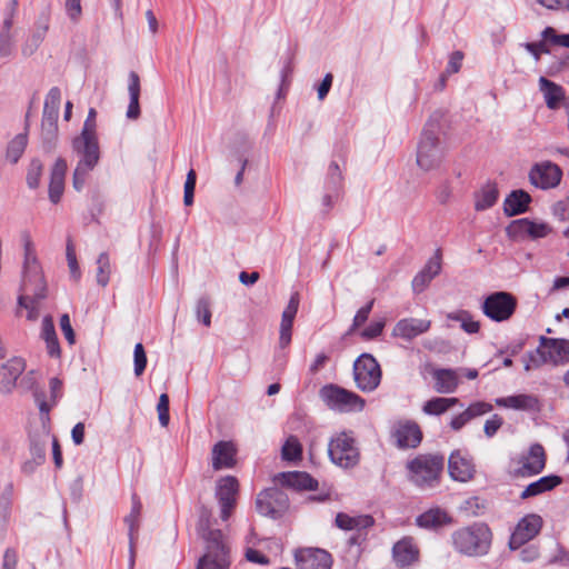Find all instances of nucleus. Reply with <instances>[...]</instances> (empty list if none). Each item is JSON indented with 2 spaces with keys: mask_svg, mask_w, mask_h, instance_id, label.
<instances>
[{
  "mask_svg": "<svg viewBox=\"0 0 569 569\" xmlns=\"http://www.w3.org/2000/svg\"><path fill=\"white\" fill-rule=\"evenodd\" d=\"M72 149L79 157L73 171V188L81 191L89 172L94 169L100 159L98 136L79 134L72 140Z\"/></svg>",
  "mask_w": 569,
  "mask_h": 569,
  "instance_id": "obj_4",
  "label": "nucleus"
},
{
  "mask_svg": "<svg viewBox=\"0 0 569 569\" xmlns=\"http://www.w3.org/2000/svg\"><path fill=\"white\" fill-rule=\"evenodd\" d=\"M541 38L547 39L551 47L569 49V33H559L555 28L546 27L541 31Z\"/></svg>",
  "mask_w": 569,
  "mask_h": 569,
  "instance_id": "obj_46",
  "label": "nucleus"
},
{
  "mask_svg": "<svg viewBox=\"0 0 569 569\" xmlns=\"http://www.w3.org/2000/svg\"><path fill=\"white\" fill-rule=\"evenodd\" d=\"M442 469L443 458L436 455H420L407 462L409 480L421 489L436 487Z\"/></svg>",
  "mask_w": 569,
  "mask_h": 569,
  "instance_id": "obj_5",
  "label": "nucleus"
},
{
  "mask_svg": "<svg viewBox=\"0 0 569 569\" xmlns=\"http://www.w3.org/2000/svg\"><path fill=\"white\" fill-rule=\"evenodd\" d=\"M498 196L499 191L497 184L493 182H487L475 194V209L477 211H483L491 208L497 202Z\"/></svg>",
  "mask_w": 569,
  "mask_h": 569,
  "instance_id": "obj_38",
  "label": "nucleus"
},
{
  "mask_svg": "<svg viewBox=\"0 0 569 569\" xmlns=\"http://www.w3.org/2000/svg\"><path fill=\"white\" fill-rule=\"evenodd\" d=\"M20 242L23 249V293L19 297V305L28 310L29 320H36L39 316V303L47 297V282L30 232H21Z\"/></svg>",
  "mask_w": 569,
  "mask_h": 569,
  "instance_id": "obj_1",
  "label": "nucleus"
},
{
  "mask_svg": "<svg viewBox=\"0 0 569 569\" xmlns=\"http://www.w3.org/2000/svg\"><path fill=\"white\" fill-rule=\"evenodd\" d=\"M531 197L523 190L512 191L505 200L503 210L509 217L517 216L527 211Z\"/></svg>",
  "mask_w": 569,
  "mask_h": 569,
  "instance_id": "obj_33",
  "label": "nucleus"
},
{
  "mask_svg": "<svg viewBox=\"0 0 569 569\" xmlns=\"http://www.w3.org/2000/svg\"><path fill=\"white\" fill-rule=\"evenodd\" d=\"M450 521L447 512L440 508H431L417 517L416 523L420 528L433 529Z\"/></svg>",
  "mask_w": 569,
  "mask_h": 569,
  "instance_id": "obj_37",
  "label": "nucleus"
},
{
  "mask_svg": "<svg viewBox=\"0 0 569 569\" xmlns=\"http://www.w3.org/2000/svg\"><path fill=\"white\" fill-rule=\"evenodd\" d=\"M518 463L520 467L516 473L521 477H530L542 471L546 465V455L541 445H532L529 451L521 456Z\"/></svg>",
  "mask_w": 569,
  "mask_h": 569,
  "instance_id": "obj_19",
  "label": "nucleus"
},
{
  "mask_svg": "<svg viewBox=\"0 0 569 569\" xmlns=\"http://www.w3.org/2000/svg\"><path fill=\"white\" fill-rule=\"evenodd\" d=\"M302 446L299 440L291 436L289 437L281 449V456L283 460L297 461L301 459Z\"/></svg>",
  "mask_w": 569,
  "mask_h": 569,
  "instance_id": "obj_44",
  "label": "nucleus"
},
{
  "mask_svg": "<svg viewBox=\"0 0 569 569\" xmlns=\"http://www.w3.org/2000/svg\"><path fill=\"white\" fill-rule=\"evenodd\" d=\"M542 523V518L537 513H529L521 518L510 537V549L516 550L533 539L540 532Z\"/></svg>",
  "mask_w": 569,
  "mask_h": 569,
  "instance_id": "obj_16",
  "label": "nucleus"
},
{
  "mask_svg": "<svg viewBox=\"0 0 569 569\" xmlns=\"http://www.w3.org/2000/svg\"><path fill=\"white\" fill-rule=\"evenodd\" d=\"M238 480L232 476H226L218 480L216 497L220 505V517L223 521L228 520L236 505V495L238 492Z\"/></svg>",
  "mask_w": 569,
  "mask_h": 569,
  "instance_id": "obj_17",
  "label": "nucleus"
},
{
  "mask_svg": "<svg viewBox=\"0 0 569 569\" xmlns=\"http://www.w3.org/2000/svg\"><path fill=\"white\" fill-rule=\"evenodd\" d=\"M450 477L456 481L466 482L473 477L475 466L467 453L453 451L448 461Z\"/></svg>",
  "mask_w": 569,
  "mask_h": 569,
  "instance_id": "obj_21",
  "label": "nucleus"
},
{
  "mask_svg": "<svg viewBox=\"0 0 569 569\" xmlns=\"http://www.w3.org/2000/svg\"><path fill=\"white\" fill-rule=\"evenodd\" d=\"M41 173L42 163L37 159L32 160L27 173V183L29 188L34 189L39 186Z\"/></svg>",
  "mask_w": 569,
  "mask_h": 569,
  "instance_id": "obj_49",
  "label": "nucleus"
},
{
  "mask_svg": "<svg viewBox=\"0 0 569 569\" xmlns=\"http://www.w3.org/2000/svg\"><path fill=\"white\" fill-rule=\"evenodd\" d=\"M498 407L519 411L536 412L540 410L538 397L529 393H519L495 399Z\"/></svg>",
  "mask_w": 569,
  "mask_h": 569,
  "instance_id": "obj_24",
  "label": "nucleus"
},
{
  "mask_svg": "<svg viewBox=\"0 0 569 569\" xmlns=\"http://www.w3.org/2000/svg\"><path fill=\"white\" fill-rule=\"evenodd\" d=\"M67 172V162L58 158L52 167L49 184V198L52 203H58L64 190V177Z\"/></svg>",
  "mask_w": 569,
  "mask_h": 569,
  "instance_id": "obj_30",
  "label": "nucleus"
},
{
  "mask_svg": "<svg viewBox=\"0 0 569 569\" xmlns=\"http://www.w3.org/2000/svg\"><path fill=\"white\" fill-rule=\"evenodd\" d=\"M157 411L159 417V422L162 427H167L169 425L170 416H169V397L167 393H162L159 397V401L157 405Z\"/></svg>",
  "mask_w": 569,
  "mask_h": 569,
  "instance_id": "obj_54",
  "label": "nucleus"
},
{
  "mask_svg": "<svg viewBox=\"0 0 569 569\" xmlns=\"http://www.w3.org/2000/svg\"><path fill=\"white\" fill-rule=\"evenodd\" d=\"M430 327L431 321L428 319L403 318L395 325L392 336L410 341L427 332Z\"/></svg>",
  "mask_w": 569,
  "mask_h": 569,
  "instance_id": "obj_23",
  "label": "nucleus"
},
{
  "mask_svg": "<svg viewBox=\"0 0 569 569\" xmlns=\"http://www.w3.org/2000/svg\"><path fill=\"white\" fill-rule=\"evenodd\" d=\"M96 117H97V111L93 108H91L88 112L87 119L84 120V123H83L80 134L97 136Z\"/></svg>",
  "mask_w": 569,
  "mask_h": 569,
  "instance_id": "obj_63",
  "label": "nucleus"
},
{
  "mask_svg": "<svg viewBox=\"0 0 569 569\" xmlns=\"http://www.w3.org/2000/svg\"><path fill=\"white\" fill-rule=\"evenodd\" d=\"M28 144V133L27 130L22 133H18L7 147L6 157L7 160L11 163H17L19 159L22 157Z\"/></svg>",
  "mask_w": 569,
  "mask_h": 569,
  "instance_id": "obj_41",
  "label": "nucleus"
},
{
  "mask_svg": "<svg viewBox=\"0 0 569 569\" xmlns=\"http://www.w3.org/2000/svg\"><path fill=\"white\" fill-rule=\"evenodd\" d=\"M142 505L139 498L133 495L131 498V510L128 516L124 518V523L128 527V536L129 540H136V536L139 530L140 525V516H141Z\"/></svg>",
  "mask_w": 569,
  "mask_h": 569,
  "instance_id": "obj_40",
  "label": "nucleus"
},
{
  "mask_svg": "<svg viewBox=\"0 0 569 569\" xmlns=\"http://www.w3.org/2000/svg\"><path fill=\"white\" fill-rule=\"evenodd\" d=\"M128 92L130 102L127 110V117L129 119L136 120L140 116V106H139V97H140V78L137 72L131 71L129 73V83H128Z\"/></svg>",
  "mask_w": 569,
  "mask_h": 569,
  "instance_id": "obj_36",
  "label": "nucleus"
},
{
  "mask_svg": "<svg viewBox=\"0 0 569 569\" xmlns=\"http://www.w3.org/2000/svg\"><path fill=\"white\" fill-rule=\"evenodd\" d=\"M46 449L47 440L30 436L29 438V452L30 460H27L21 466V470L24 473H32L37 467L41 466L46 461Z\"/></svg>",
  "mask_w": 569,
  "mask_h": 569,
  "instance_id": "obj_31",
  "label": "nucleus"
},
{
  "mask_svg": "<svg viewBox=\"0 0 569 569\" xmlns=\"http://www.w3.org/2000/svg\"><path fill=\"white\" fill-rule=\"evenodd\" d=\"M438 131L439 126L432 119L423 128L417 150V164L425 171L438 168L442 161L443 152L439 144Z\"/></svg>",
  "mask_w": 569,
  "mask_h": 569,
  "instance_id": "obj_6",
  "label": "nucleus"
},
{
  "mask_svg": "<svg viewBox=\"0 0 569 569\" xmlns=\"http://www.w3.org/2000/svg\"><path fill=\"white\" fill-rule=\"evenodd\" d=\"M503 419L499 415H492L486 420L483 426V432L488 438H492L497 431L501 428Z\"/></svg>",
  "mask_w": 569,
  "mask_h": 569,
  "instance_id": "obj_58",
  "label": "nucleus"
},
{
  "mask_svg": "<svg viewBox=\"0 0 569 569\" xmlns=\"http://www.w3.org/2000/svg\"><path fill=\"white\" fill-rule=\"evenodd\" d=\"M211 512L202 508L197 523V532L204 542V553L199 558L196 569H229L230 549L221 530L212 529Z\"/></svg>",
  "mask_w": 569,
  "mask_h": 569,
  "instance_id": "obj_2",
  "label": "nucleus"
},
{
  "mask_svg": "<svg viewBox=\"0 0 569 569\" xmlns=\"http://www.w3.org/2000/svg\"><path fill=\"white\" fill-rule=\"evenodd\" d=\"M236 455L237 449L231 441L217 442L211 450L213 470L233 468L237 463Z\"/></svg>",
  "mask_w": 569,
  "mask_h": 569,
  "instance_id": "obj_25",
  "label": "nucleus"
},
{
  "mask_svg": "<svg viewBox=\"0 0 569 569\" xmlns=\"http://www.w3.org/2000/svg\"><path fill=\"white\" fill-rule=\"evenodd\" d=\"M11 500L8 496L0 498V529H4L11 516Z\"/></svg>",
  "mask_w": 569,
  "mask_h": 569,
  "instance_id": "obj_60",
  "label": "nucleus"
},
{
  "mask_svg": "<svg viewBox=\"0 0 569 569\" xmlns=\"http://www.w3.org/2000/svg\"><path fill=\"white\" fill-rule=\"evenodd\" d=\"M448 318L460 322L461 329L467 333H477L480 330V322L475 320L467 310H458L448 315Z\"/></svg>",
  "mask_w": 569,
  "mask_h": 569,
  "instance_id": "obj_43",
  "label": "nucleus"
},
{
  "mask_svg": "<svg viewBox=\"0 0 569 569\" xmlns=\"http://www.w3.org/2000/svg\"><path fill=\"white\" fill-rule=\"evenodd\" d=\"M537 353L539 359H532V365L527 363L525 367L527 371L542 363H551L553 366L566 365L569 362V340L540 337Z\"/></svg>",
  "mask_w": 569,
  "mask_h": 569,
  "instance_id": "obj_8",
  "label": "nucleus"
},
{
  "mask_svg": "<svg viewBox=\"0 0 569 569\" xmlns=\"http://www.w3.org/2000/svg\"><path fill=\"white\" fill-rule=\"evenodd\" d=\"M60 328L69 345H73L76 342V335L69 315L64 313L60 317Z\"/></svg>",
  "mask_w": 569,
  "mask_h": 569,
  "instance_id": "obj_62",
  "label": "nucleus"
},
{
  "mask_svg": "<svg viewBox=\"0 0 569 569\" xmlns=\"http://www.w3.org/2000/svg\"><path fill=\"white\" fill-rule=\"evenodd\" d=\"M134 375L141 376L147 366V355L141 343H137L133 350Z\"/></svg>",
  "mask_w": 569,
  "mask_h": 569,
  "instance_id": "obj_51",
  "label": "nucleus"
},
{
  "mask_svg": "<svg viewBox=\"0 0 569 569\" xmlns=\"http://www.w3.org/2000/svg\"><path fill=\"white\" fill-rule=\"evenodd\" d=\"M61 104V90L53 87L46 96L41 121V140L46 151H52L58 139V116Z\"/></svg>",
  "mask_w": 569,
  "mask_h": 569,
  "instance_id": "obj_7",
  "label": "nucleus"
},
{
  "mask_svg": "<svg viewBox=\"0 0 569 569\" xmlns=\"http://www.w3.org/2000/svg\"><path fill=\"white\" fill-rule=\"evenodd\" d=\"M451 542L455 550L468 557H481L489 552L492 532L485 523H473L452 532Z\"/></svg>",
  "mask_w": 569,
  "mask_h": 569,
  "instance_id": "obj_3",
  "label": "nucleus"
},
{
  "mask_svg": "<svg viewBox=\"0 0 569 569\" xmlns=\"http://www.w3.org/2000/svg\"><path fill=\"white\" fill-rule=\"evenodd\" d=\"M552 214L560 221L569 220V197L557 201L552 206Z\"/></svg>",
  "mask_w": 569,
  "mask_h": 569,
  "instance_id": "obj_59",
  "label": "nucleus"
},
{
  "mask_svg": "<svg viewBox=\"0 0 569 569\" xmlns=\"http://www.w3.org/2000/svg\"><path fill=\"white\" fill-rule=\"evenodd\" d=\"M458 403V398H432L423 405L422 410L427 415L439 416Z\"/></svg>",
  "mask_w": 569,
  "mask_h": 569,
  "instance_id": "obj_42",
  "label": "nucleus"
},
{
  "mask_svg": "<svg viewBox=\"0 0 569 569\" xmlns=\"http://www.w3.org/2000/svg\"><path fill=\"white\" fill-rule=\"evenodd\" d=\"M330 460L340 468H353L359 462V450L350 433L340 432L328 445Z\"/></svg>",
  "mask_w": 569,
  "mask_h": 569,
  "instance_id": "obj_10",
  "label": "nucleus"
},
{
  "mask_svg": "<svg viewBox=\"0 0 569 569\" xmlns=\"http://www.w3.org/2000/svg\"><path fill=\"white\" fill-rule=\"evenodd\" d=\"M196 316L206 327L211 325L210 303L207 299H199L196 305Z\"/></svg>",
  "mask_w": 569,
  "mask_h": 569,
  "instance_id": "obj_53",
  "label": "nucleus"
},
{
  "mask_svg": "<svg viewBox=\"0 0 569 569\" xmlns=\"http://www.w3.org/2000/svg\"><path fill=\"white\" fill-rule=\"evenodd\" d=\"M24 369L26 362L20 357H13L3 363L0 370L1 391L10 392Z\"/></svg>",
  "mask_w": 569,
  "mask_h": 569,
  "instance_id": "obj_27",
  "label": "nucleus"
},
{
  "mask_svg": "<svg viewBox=\"0 0 569 569\" xmlns=\"http://www.w3.org/2000/svg\"><path fill=\"white\" fill-rule=\"evenodd\" d=\"M522 47L533 57L536 62L540 60L542 53L548 54L551 52L550 42L543 38L538 42L523 43Z\"/></svg>",
  "mask_w": 569,
  "mask_h": 569,
  "instance_id": "obj_47",
  "label": "nucleus"
},
{
  "mask_svg": "<svg viewBox=\"0 0 569 569\" xmlns=\"http://www.w3.org/2000/svg\"><path fill=\"white\" fill-rule=\"evenodd\" d=\"M300 297L298 292H293L290 296L287 307L284 308L279 330V346L280 348H287L291 342V330L293 320L299 309Z\"/></svg>",
  "mask_w": 569,
  "mask_h": 569,
  "instance_id": "obj_20",
  "label": "nucleus"
},
{
  "mask_svg": "<svg viewBox=\"0 0 569 569\" xmlns=\"http://www.w3.org/2000/svg\"><path fill=\"white\" fill-rule=\"evenodd\" d=\"M561 482L558 476H545L528 485L520 495L521 499L539 496L557 487Z\"/></svg>",
  "mask_w": 569,
  "mask_h": 569,
  "instance_id": "obj_35",
  "label": "nucleus"
},
{
  "mask_svg": "<svg viewBox=\"0 0 569 569\" xmlns=\"http://www.w3.org/2000/svg\"><path fill=\"white\" fill-rule=\"evenodd\" d=\"M288 502V497L283 491L271 488L257 496L256 508L262 516L278 518L287 510Z\"/></svg>",
  "mask_w": 569,
  "mask_h": 569,
  "instance_id": "obj_14",
  "label": "nucleus"
},
{
  "mask_svg": "<svg viewBox=\"0 0 569 569\" xmlns=\"http://www.w3.org/2000/svg\"><path fill=\"white\" fill-rule=\"evenodd\" d=\"M425 274L433 279L441 271V251L437 249L435 254L427 261L421 270Z\"/></svg>",
  "mask_w": 569,
  "mask_h": 569,
  "instance_id": "obj_48",
  "label": "nucleus"
},
{
  "mask_svg": "<svg viewBox=\"0 0 569 569\" xmlns=\"http://www.w3.org/2000/svg\"><path fill=\"white\" fill-rule=\"evenodd\" d=\"M282 483L298 490H312L318 486L309 473L301 471H292L281 473Z\"/></svg>",
  "mask_w": 569,
  "mask_h": 569,
  "instance_id": "obj_34",
  "label": "nucleus"
},
{
  "mask_svg": "<svg viewBox=\"0 0 569 569\" xmlns=\"http://www.w3.org/2000/svg\"><path fill=\"white\" fill-rule=\"evenodd\" d=\"M510 228L516 234L528 237L532 240L546 238L553 230L548 222L540 220H530L528 218H522L513 221Z\"/></svg>",
  "mask_w": 569,
  "mask_h": 569,
  "instance_id": "obj_22",
  "label": "nucleus"
},
{
  "mask_svg": "<svg viewBox=\"0 0 569 569\" xmlns=\"http://www.w3.org/2000/svg\"><path fill=\"white\" fill-rule=\"evenodd\" d=\"M14 51V37L12 33L0 32V59H7Z\"/></svg>",
  "mask_w": 569,
  "mask_h": 569,
  "instance_id": "obj_52",
  "label": "nucleus"
},
{
  "mask_svg": "<svg viewBox=\"0 0 569 569\" xmlns=\"http://www.w3.org/2000/svg\"><path fill=\"white\" fill-rule=\"evenodd\" d=\"M320 398L328 408L339 412H359L366 403L357 393L335 385L322 387Z\"/></svg>",
  "mask_w": 569,
  "mask_h": 569,
  "instance_id": "obj_9",
  "label": "nucleus"
},
{
  "mask_svg": "<svg viewBox=\"0 0 569 569\" xmlns=\"http://www.w3.org/2000/svg\"><path fill=\"white\" fill-rule=\"evenodd\" d=\"M517 299L509 292L497 291L485 298L481 311L496 322L507 321L515 313Z\"/></svg>",
  "mask_w": 569,
  "mask_h": 569,
  "instance_id": "obj_12",
  "label": "nucleus"
},
{
  "mask_svg": "<svg viewBox=\"0 0 569 569\" xmlns=\"http://www.w3.org/2000/svg\"><path fill=\"white\" fill-rule=\"evenodd\" d=\"M433 389L439 393H453L459 386V371L437 368L431 371Z\"/></svg>",
  "mask_w": 569,
  "mask_h": 569,
  "instance_id": "obj_29",
  "label": "nucleus"
},
{
  "mask_svg": "<svg viewBox=\"0 0 569 569\" xmlns=\"http://www.w3.org/2000/svg\"><path fill=\"white\" fill-rule=\"evenodd\" d=\"M64 10L68 18L78 23L82 16L81 0H64Z\"/></svg>",
  "mask_w": 569,
  "mask_h": 569,
  "instance_id": "obj_55",
  "label": "nucleus"
},
{
  "mask_svg": "<svg viewBox=\"0 0 569 569\" xmlns=\"http://www.w3.org/2000/svg\"><path fill=\"white\" fill-rule=\"evenodd\" d=\"M50 23L51 10L49 7H46L39 12L30 33L21 47V53L24 57L32 56L40 48L49 32Z\"/></svg>",
  "mask_w": 569,
  "mask_h": 569,
  "instance_id": "obj_13",
  "label": "nucleus"
},
{
  "mask_svg": "<svg viewBox=\"0 0 569 569\" xmlns=\"http://www.w3.org/2000/svg\"><path fill=\"white\" fill-rule=\"evenodd\" d=\"M336 525L343 530H360L371 527L373 525V519L371 516L351 517L347 513L340 512L336 517Z\"/></svg>",
  "mask_w": 569,
  "mask_h": 569,
  "instance_id": "obj_39",
  "label": "nucleus"
},
{
  "mask_svg": "<svg viewBox=\"0 0 569 569\" xmlns=\"http://www.w3.org/2000/svg\"><path fill=\"white\" fill-rule=\"evenodd\" d=\"M18 553L14 549H6L2 558L1 569H17Z\"/></svg>",
  "mask_w": 569,
  "mask_h": 569,
  "instance_id": "obj_64",
  "label": "nucleus"
},
{
  "mask_svg": "<svg viewBox=\"0 0 569 569\" xmlns=\"http://www.w3.org/2000/svg\"><path fill=\"white\" fill-rule=\"evenodd\" d=\"M97 282L101 287H106L110 280L111 264L109 256L106 252L99 254L97 259Z\"/></svg>",
  "mask_w": 569,
  "mask_h": 569,
  "instance_id": "obj_45",
  "label": "nucleus"
},
{
  "mask_svg": "<svg viewBox=\"0 0 569 569\" xmlns=\"http://www.w3.org/2000/svg\"><path fill=\"white\" fill-rule=\"evenodd\" d=\"M561 179L562 170L551 161L538 162L529 171L531 184L542 190L556 188Z\"/></svg>",
  "mask_w": 569,
  "mask_h": 569,
  "instance_id": "obj_15",
  "label": "nucleus"
},
{
  "mask_svg": "<svg viewBox=\"0 0 569 569\" xmlns=\"http://www.w3.org/2000/svg\"><path fill=\"white\" fill-rule=\"evenodd\" d=\"M395 437L399 447L415 448L420 443L422 436L418 425L407 422L396 429Z\"/></svg>",
  "mask_w": 569,
  "mask_h": 569,
  "instance_id": "obj_32",
  "label": "nucleus"
},
{
  "mask_svg": "<svg viewBox=\"0 0 569 569\" xmlns=\"http://www.w3.org/2000/svg\"><path fill=\"white\" fill-rule=\"evenodd\" d=\"M492 410V405L485 401H476L469 405L466 409L469 418L472 420L477 417L483 416Z\"/></svg>",
  "mask_w": 569,
  "mask_h": 569,
  "instance_id": "obj_56",
  "label": "nucleus"
},
{
  "mask_svg": "<svg viewBox=\"0 0 569 569\" xmlns=\"http://www.w3.org/2000/svg\"><path fill=\"white\" fill-rule=\"evenodd\" d=\"M295 559L298 569H330L332 563L330 553L317 548L300 549Z\"/></svg>",
  "mask_w": 569,
  "mask_h": 569,
  "instance_id": "obj_18",
  "label": "nucleus"
},
{
  "mask_svg": "<svg viewBox=\"0 0 569 569\" xmlns=\"http://www.w3.org/2000/svg\"><path fill=\"white\" fill-rule=\"evenodd\" d=\"M539 91L542 93L546 106L550 110L559 109L561 102H566V93L565 89L547 79L546 77H540L538 80Z\"/></svg>",
  "mask_w": 569,
  "mask_h": 569,
  "instance_id": "obj_26",
  "label": "nucleus"
},
{
  "mask_svg": "<svg viewBox=\"0 0 569 569\" xmlns=\"http://www.w3.org/2000/svg\"><path fill=\"white\" fill-rule=\"evenodd\" d=\"M373 303H375V300L372 299L366 306H363L362 308H360L357 311V313L353 318V321H352L351 329H350L351 331L356 330L357 328L362 326L368 320V317L371 312Z\"/></svg>",
  "mask_w": 569,
  "mask_h": 569,
  "instance_id": "obj_57",
  "label": "nucleus"
},
{
  "mask_svg": "<svg viewBox=\"0 0 569 569\" xmlns=\"http://www.w3.org/2000/svg\"><path fill=\"white\" fill-rule=\"evenodd\" d=\"M392 557L397 566L408 567L418 560L419 549L412 538L406 537L395 543Z\"/></svg>",
  "mask_w": 569,
  "mask_h": 569,
  "instance_id": "obj_28",
  "label": "nucleus"
},
{
  "mask_svg": "<svg viewBox=\"0 0 569 569\" xmlns=\"http://www.w3.org/2000/svg\"><path fill=\"white\" fill-rule=\"evenodd\" d=\"M353 378L361 391L376 390L381 381V369L378 361L369 353L359 356L353 363Z\"/></svg>",
  "mask_w": 569,
  "mask_h": 569,
  "instance_id": "obj_11",
  "label": "nucleus"
},
{
  "mask_svg": "<svg viewBox=\"0 0 569 569\" xmlns=\"http://www.w3.org/2000/svg\"><path fill=\"white\" fill-rule=\"evenodd\" d=\"M66 256H67L68 267H69L71 277L74 280H79L80 279V269H79L77 257H76L74 246L71 240H69L67 243Z\"/></svg>",
  "mask_w": 569,
  "mask_h": 569,
  "instance_id": "obj_50",
  "label": "nucleus"
},
{
  "mask_svg": "<svg viewBox=\"0 0 569 569\" xmlns=\"http://www.w3.org/2000/svg\"><path fill=\"white\" fill-rule=\"evenodd\" d=\"M385 325H386L385 320L373 321L361 331L360 336L367 340L377 338L378 336H380L382 333Z\"/></svg>",
  "mask_w": 569,
  "mask_h": 569,
  "instance_id": "obj_61",
  "label": "nucleus"
}]
</instances>
